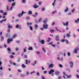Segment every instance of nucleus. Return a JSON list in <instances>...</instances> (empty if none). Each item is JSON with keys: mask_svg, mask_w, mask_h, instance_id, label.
<instances>
[{"mask_svg": "<svg viewBox=\"0 0 79 79\" xmlns=\"http://www.w3.org/2000/svg\"><path fill=\"white\" fill-rule=\"evenodd\" d=\"M59 37H60V35H56V36L55 40L57 41H58V40H59V39H58Z\"/></svg>", "mask_w": 79, "mask_h": 79, "instance_id": "1", "label": "nucleus"}, {"mask_svg": "<svg viewBox=\"0 0 79 79\" xmlns=\"http://www.w3.org/2000/svg\"><path fill=\"white\" fill-rule=\"evenodd\" d=\"M26 13V12H24V11H22L21 14H19L18 16L20 18L21 16H23V14H24V13Z\"/></svg>", "mask_w": 79, "mask_h": 79, "instance_id": "2", "label": "nucleus"}, {"mask_svg": "<svg viewBox=\"0 0 79 79\" xmlns=\"http://www.w3.org/2000/svg\"><path fill=\"white\" fill-rule=\"evenodd\" d=\"M70 66L71 68H73V62L72 61H70L69 63Z\"/></svg>", "mask_w": 79, "mask_h": 79, "instance_id": "3", "label": "nucleus"}, {"mask_svg": "<svg viewBox=\"0 0 79 79\" xmlns=\"http://www.w3.org/2000/svg\"><path fill=\"white\" fill-rule=\"evenodd\" d=\"M55 72V71L53 69H51L50 71L48 72V73L49 74H51V73H54Z\"/></svg>", "mask_w": 79, "mask_h": 79, "instance_id": "4", "label": "nucleus"}, {"mask_svg": "<svg viewBox=\"0 0 79 79\" xmlns=\"http://www.w3.org/2000/svg\"><path fill=\"white\" fill-rule=\"evenodd\" d=\"M8 29H12V28H13V26L10 25L9 23H8Z\"/></svg>", "mask_w": 79, "mask_h": 79, "instance_id": "5", "label": "nucleus"}, {"mask_svg": "<svg viewBox=\"0 0 79 79\" xmlns=\"http://www.w3.org/2000/svg\"><path fill=\"white\" fill-rule=\"evenodd\" d=\"M43 27L44 28V29H47L48 28V24H47L46 25H43Z\"/></svg>", "mask_w": 79, "mask_h": 79, "instance_id": "6", "label": "nucleus"}, {"mask_svg": "<svg viewBox=\"0 0 79 79\" xmlns=\"http://www.w3.org/2000/svg\"><path fill=\"white\" fill-rule=\"evenodd\" d=\"M33 6L34 8H37L39 7V6L37 5H36V4H35L33 5Z\"/></svg>", "mask_w": 79, "mask_h": 79, "instance_id": "7", "label": "nucleus"}, {"mask_svg": "<svg viewBox=\"0 0 79 79\" xmlns=\"http://www.w3.org/2000/svg\"><path fill=\"white\" fill-rule=\"evenodd\" d=\"M53 66L54 65L53 64H51L49 65L48 68H53Z\"/></svg>", "mask_w": 79, "mask_h": 79, "instance_id": "8", "label": "nucleus"}, {"mask_svg": "<svg viewBox=\"0 0 79 79\" xmlns=\"http://www.w3.org/2000/svg\"><path fill=\"white\" fill-rule=\"evenodd\" d=\"M29 63H31V61L29 60H26V64H28V61Z\"/></svg>", "mask_w": 79, "mask_h": 79, "instance_id": "9", "label": "nucleus"}, {"mask_svg": "<svg viewBox=\"0 0 79 79\" xmlns=\"http://www.w3.org/2000/svg\"><path fill=\"white\" fill-rule=\"evenodd\" d=\"M12 5V6H11V9H10L11 11V10H12V9L13 8V6L15 5V2L13 3Z\"/></svg>", "mask_w": 79, "mask_h": 79, "instance_id": "10", "label": "nucleus"}, {"mask_svg": "<svg viewBox=\"0 0 79 79\" xmlns=\"http://www.w3.org/2000/svg\"><path fill=\"white\" fill-rule=\"evenodd\" d=\"M69 10V9H68V7H66V8L64 12H65V13L67 12Z\"/></svg>", "mask_w": 79, "mask_h": 79, "instance_id": "11", "label": "nucleus"}, {"mask_svg": "<svg viewBox=\"0 0 79 79\" xmlns=\"http://www.w3.org/2000/svg\"><path fill=\"white\" fill-rule=\"evenodd\" d=\"M16 37H17V35L16 34H14L12 36V38L14 39V38Z\"/></svg>", "mask_w": 79, "mask_h": 79, "instance_id": "12", "label": "nucleus"}, {"mask_svg": "<svg viewBox=\"0 0 79 79\" xmlns=\"http://www.w3.org/2000/svg\"><path fill=\"white\" fill-rule=\"evenodd\" d=\"M59 74H60V72H59V71H56L55 72V74L57 75V76H59Z\"/></svg>", "mask_w": 79, "mask_h": 79, "instance_id": "13", "label": "nucleus"}, {"mask_svg": "<svg viewBox=\"0 0 79 79\" xmlns=\"http://www.w3.org/2000/svg\"><path fill=\"white\" fill-rule=\"evenodd\" d=\"M63 24L64 26H68V22H67L66 23H64Z\"/></svg>", "mask_w": 79, "mask_h": 79, "instance_id": "14", "label": "nucleus"}, {"mask_svg": "<svg viewBox=\"0 0 79 79\" xmlns=\"http://www.w3.org/2000/svg\"><path fill=\"white\" fill-rule=\"evenodd\" d=\"M79 22V18L77 19V20H76L75 21V22L76 23H79V22Z\"/></svg>", "mask_w": 79, "mask_h": 79, "instance_id": "15", "label": "nucleus"}, {"mask_svg": "<svg viewBox=\"0 0 79 79\" xmlns=\"http://www.w3.org/2000/svg\"><path fill=\"white\" fill-rule=\"evenodd\" d=\"M10 42H11V41L10 40V39H8L7 40V43L10 44Z\"/></svg>", "mask_w": 79, "mask_h": 79, "instance_id": "16", "label": "nucleus"}, {"mask_svg": "<svg viewBox=\"0 0 79 79\" xmlns=\"http://www.w3.org/2000/svg\"><path fill=\"white\" fill-rule=\"evenodd\" d=\"M41 43L42 44H44V43H45V41H44V40H42L41 41Z\"/></svg>", "mask_w": 79, "mask_h": 79, "instance_id": "17", "label": "nucleus"}, {"mask_svg": "<svg viewBox=\"0 0 79 79\" xmlns=\"http://www.w3.org/2000/svg\"><path fill=\"white\" fill-rule=\"evenodd\" d=\"M15 0H7V1L8 2H9L10 3H11L12 2H14Z\"/></svg>", "mask_w": 79, "mask_h": 79, "instance_id": "18", "label": "nucleus"}, {"mask_svg": "<svg viewBox=\"0 0 79 79\" xmlns=\"http://www.w3.org/2000/svg\"><path fill=\"white\" fill-rule=\"evenodd\" d=\"M10 36V34H6V37H9Z\"/></svg>", "mask_w": 79, "mask_h": 79, "instance_id": "19", "label": "nucleus"}, {"mask_svg": "<svg viewBox=\"0 0 79 79\" xmlns=\"http://www.w3.org/2000/svg\"><path fill=\"white\" fill-rule=\"evenodd\" d=\"M70 36L71 35H70V34H66V36L67 37H70Z\"/></svg>", "mask_w": 79, "mask_h": 79, "instance_id": "20", "label": "nucleus"}, {"mask_svg": "<svg viewBox=\"0 0 79 79\" xmlns=\"http://www.w3.org/2000/svg\"><path fill=\"white\" fill-rule=\"evenodd\" d=\"M44 23H45L47 22V19H45L44 20Z\"/></svg>", "mask_w": 79, "mask_h": 79, "instance_id": "21", "label": "nucleus"}, {"mask_svg": "<svg viewBox=\"0 0 79 79\" xmlns=\"http://www.w3.org/2000/svg\"><path fill=\"white\" fill-rule=\"evenodd\" d=\"M56 0H54L53 2L52 3V5H53V6H54V5H55V2H56Z\"/></svg>", "mask_w": 79, "mask_h": 79, "instance_id": "22", "label": "nucleus"}, {"mask_svg": "<svg viewBox=\"0 0 79 79\" xmlns=\"http://www.w3.org/2000/svg\"><path fill=\"white\" fill-rule=\"evenodd\" d=\"M1 38V41H3L4 40V37L2 36Z\"/></svg>", "mask_w": 79, "mask_h": 79, "instance_id": "23", "label": "nucleus"}, {"mask_svg": "<svg viewBox=\"0 0 79 79\" xmlns=\"http://www.w3.org/2000/svg\"><path fill=\"white\" fill-rule=\"evenodd\" d=\"M33 48L32 47H29V48H28V50H32Z\"/></svg>", "mask_w": 79, "mask_h": 79, "instance_id": "24", "label": "nucleus"}, {"mask_svg": "<svg viewBox=\"0 0 79 79\" xmlns=\"http://www.w3.org/2000/svg\"><path fill=\"white\" fill-rule=\"evenodd\" d=\"M27 26H29V25H32V23H29L27 22Z\"/></svg>", "mask_w": 79, "mask_h": 79, "instance_id": "25", "label": "nucleus"}, {"mask_svg": "<svg viewBox=\"0 0 79 79\" xmlns=\"http://www.w3.org/2000/svg\"><path fill=\"white\" fill-rule=\"evenodd\" d=\"M32 12L31 11H29L28 12V14L29 15H32Z\"/></svg>", "mask_w": 79, "mask_h": 79, "instance_id": "26", "label": "nucleus"}, {"mask_svg": "<svg viewBox=\"0 0 79 79\" xmlns=\"http://www.w3.org/2000/svg\"><path fill=\"white\" fill-rule=\"evenodd\" d=\"M22 66L23 68H25L26 67V65H25L24 64H23L22 65Z\"/></svg>", "mask_w": 79, "mask_h": 79, "instance_id": "27", "label": "nucleus"}, {"mask_svg": "<svg viewBox=\"0 0 79 79\" xmlns=\"http://www.w3.org/2000/svg\"><path fill=\"white\" fill-rule=\"evenodd\" d=\"M75 53H77V49H75L74 51Z\"/></svg>", "mask_w": 79, "mask_h": 79, "instance_id": "28", "label": "nucleus"}, {"mask_svg": "<svg viewBox=\"0 0 79 79\" xmlns=\"http://www.w3.org/2000/svg\"><path fill=\"white\" fill-rule=\"evenodd\" d=\"M54 31H55V30H54L51 29L50 30V32H51L52 33V32H53Z\"/></svg>", "mask_w": 79, "mask_h": 79, "instance_id": "29", "label": "nucleus"}, {"mask_svg": "<svg viewBox=\"0 0 79 79\" xmlns=\"http://www.w3.org/2000/svg\"><path fill=\"white\" fill-rule=\"evenodd\" d=\"M9 54H12V55H15V53L14 52L12 53V52H9Z\"/></svg>", "mask_w": 79, "mask_h": 79, "instance_id": "30", "label": "nucleus"}, {"mask_svg": "<svg viewBox=\"0 0 79 79\" xmlns=\"http://www.w3.org/2000/svg\"><path fill=\"white\" fill-rule=\"evenodd\" d=\"M42 21V18H40L38 20V22L40 23Z\"/></svg>", "mask_w": 79, "mask_h": 79, "instance_id": "31", "label": "nucleus"}, {"mask_svg": "<svg viewBox=\"0 0 79 79\" xmlns=\"http://www.w3.org/2000/svg\"><path fill=\"white\" fill-rule=\"evenodd\" d=\"M56 13V10H55V11H54L52 12V15H53L54 13Z\"/></svg>", "mask_w": 79, "mask_h": 79, "instance_id": "32", "label": "nucleus"}, {"mask_svg": "<svg viewBox=\"0 0 79 79\" xmlns=\"http://www.w3.org/2000/svg\"><path fill=\"white\" fill-rule=\"evenodd\" d=\"M51 40V39L50 38H48V40H47V41L48 42H50V40Z\"/></svg>", "mask_w": 79, "mask_h": 79, "instance_id": "33", "label": "nucleus"}, {"mask_svg": "<svg viewBox=\"0 0 79 79\" xmlns=\"http://www.w3.org/2000/svg\"><path fill=\"white\" fill-rule=\"evenodd\" d=\"M67 78H70V77H71V75L67 76Z\"/></svg>", "mask_w": 79, "mask_h": 79, "instance_id": "34", "label": "nucleus"}, {"mask_svg": "<svg viewBox=\"0 0 79 79\" xmlns=\"http://www.w3.org/2000/svg\"><path fill=\"white\" fill-rule=\"evenodd\" d=\"M22 3H26V0H23Z\"/></svg>", "mask_w": 79, "mask_h": 79, "instance_id": "35", "label": "nucleus"}, {"mask_svg": "<svg viewBox=\"0 0 79 79\" xmlns=\"http://www.w3.org/2000/svg\"><path fill=\"white\" fill-rule=\"evenodd\" d=\"M66 43L67 44H69V42L68 41V40H66Z\"/></svg>", "mask_w": 79, "mask_h": 79, "instance_id": "36", "label": "nucleus"}, {"mask_svg": "<svg viewBox=\"0 0 79 79\" xmlns=\"http://www.w3.org/2000/svg\"><path fill=\"white\" fill-rule=\"evenodd\" d=\"M7 50L9 52H11V49H10V48H8L7 49Z\"/></svg>", "mask_w": 79, "mask_h": 79, "instance_id": "37", "label": "nucleus"}, {"mask_svg": "<svg viewBox=\"0 0 79 79\" xmlns=\"http://www.w3.org/2000/svg\"><path fill=\"white\" fill-rule=\"evenodd\" d=\"M42 50H43V51L44 52H45V53H46V51H45V49H44V48H42Z\"/></svg>", "mask_w": 79, "mask_h": 79, "instance_id": "38", "label": "nucleus"}, {"mask_svg": "<svg viewBox=\"0 0 79 79\" xmlns=\"http://www.w3.org/2000/svg\"><path fill=\"white\" fill-rule=\"evenodd\" d=\"M65 41L64 40V39L61 40V42H64Z\"/></svg>", "mask_w": 79, "mask_h": 79, "instance_id": "39", "label": "nucleus"}, {"mask_svg": "<svg viewBox=\"0 0 79 79\" xmlns=\"http://www.w3.org/2000/svg\"><path fill=\"white\" fill-rule=\"evenodd\" d=\"M44 10H45V8L42 7V11H44Z\"/></svg>", "mask_w": 79, "mask_h": 79, "instance_id": "40", "label": "nucleus"}, {"mask_svg": "<svg viewBox=\"0 0 79 79\" xmlns=\"http://www.w3.org/2000/svg\"><path fill=\"white\" fill-rule=\"evenodd\" d=\"M10 58H14L13 56L12 55H11V56H10Z\"/></svg>", "mask_w": 79, "mask_h": 79, "instance_id": "41", "label": "nucleus"}, {"mask_svg": "<svg viewBox=\"0 0 79 79\" xmlns=\"http://www.w3.org/2000/svg\"><path fill=\"white\" fill-rule=\"evenodd\" d=\"M61 76H59L58 78V79H61Z\"/></svg>", "mask_w": 79, "mask_h": 79, "instance_id": "42", "label": "nucleus"}, {"mask_svg": "<svg viewBox=\"0 0 79 79\" xmlns=\"http://www.w3.org/2000/svg\"><path fill=\"white\" fill-rule=\"evenodd\" d=\"M29 27H30V30H32V27L31 26H29Z\"/></svg>", "mask_w": 79, "mask_h": 79, "instance_id": "43", "label": "nucleus"}, {"mask_svg": "<svg viewBox=\"0 0 79 79\" xmlns=\"http://www.w3.org/2000/svg\"><path fill=\"white\" fill-rule=\"evenodd\" d=\"M3 15H7V14H6V12H4L3 13Z\"/></svg>", "mask_w": 79, "mask_h": 79, "instance_id": "44", "label": "nucleus"}, {"mask_svg": "<svg viewBox=\"0 0 79 79\" xmlns=\"http://www.w3.org/2000/svg\"><path fill=\"white\" fill-rule=\"evenodd\" d=\"M47 73V71H45L44 72V74H46Z\"/></svg>", "mask_w": 79, "mask_h": 79, "instance_id": "45", "label": "nucleus"}, {"mask_svg": "<svg viewBox=\"0 0 79 79\" xmlns=\"http://www.w3.org/2000/svg\"><path fill=\"white\" fill-rule=\"evenodd\" d=\"M68 56H70V55H71V54H70V53L69 52H68Z\"/></svg>", "mask_w": 79, "mask_h": 79, "instance_id": "46", "label": "nucleus"}, {"mask_svg": "<svg viewBox=\"0 0 79 79\" xmlns=\"http://www.w3.org/2000/svg\"><path fill=\"white\" fill-rule=\"evenodd\" d=\"M20 76L21 77H24V75L23 74H21Z\"/></svg>", "mask_w": 79, "mask_h": 79, "instance_id": "47", "label": "nucleus"}, {"mask_svg": "<svg viewBox=\"0 0 79 79\" xmlns=\"http://www.w3.org/2000/svg\"><path fill=\"white\" fill-rule=\"evenodd\" d=\"M16 28H19V25H16Z\"/></svg>", "mask_w": 79, "mask_h": 79, "instance_id": "48", "label": "nucleus"}, {"mask_svg": "<svg viewBox=\"0 0 79 79\" xmlns=\"http://www.w3.org/2000/svg\"><path fill=\"white\" fill-rule=\"evenodd\" d=\"M2 62H1V61L0 60V66H2Z\"/></svg>", "mask_w": 79, "mask_h": 79, "instance_id": "49", "label": "nucleus"}, {"mask_svg": "<svg viewBox=\"0 0 79 79\" xmlns=\"http://www.w3.org/2000/svg\"><path fill=\"white\" fill-rule=\"evenodd\" d=\"M7 32L8 33H10V29H8L7 30Z\"/></svg>", "mask_w": 79, "mask_h": 79, "instance_id": "50", "label": "nucleus"}, {"mask_svg": "<svg viewBox=\"0 0 79 79\" xmlns=\"http://www.w3.org/2000/svg\"><path fill=\"white\" fill-rule=\"evenodd\" d=\"M59 66H60V68H62V67H63V66H62V65H61V64H60V65H59Z\"/></svg>", "mask_w": 79, "mask_h": 79, "instance_id": "51", "label": "nucleus"}, {"mask_svg": "<svg viewBox=\"0 0 79 79\" xmlns=\"http://www.w3.org/2000/svg\"><path fill=\"white\" fill-rule=\"evenodd\" d=\"M37 76H40V74L39 73L37 72Z\"/></svg>", "mask_w": 79, "mask_h": 79, "instance_id": "52", "label": "nucleus"}, {"mask_svg": "<svg viewBox=\"0 0 79 79\" xmlns=\"http://www.w3.org/2000/svg\"><path fill=\"white\" fill-rule=\"evenodd\" d=\"M63 74H64V76H66V73H65V72H63Z\"/></svg>", "mask_w": 79, "mask_h": 79, "instance_id": "53", "label": "nucleus"}, {"mask_svg": "<svg viewBox=\"0 0 79 79\" xmlns=\"http://www.w3.org/2000/svg\"><path fill=\"white\" fill-rule=\"evenodd\" d=\"M26 52V49L25 48H24L23 49V52Z\"/></svg>", "mask_w": 79, "mask_h": 79, "instance_id": "54", "label": "nucleus"}, {"mask_svg": "<svg viewBox=\"0 0 79 79\" xmlns=\"http://www.w3.org/2000/svg\"><path fill=\"white\" fill-rule=\"evenodd\" d=\"M35 27L36 28H37V27H38V26H37V25H35Z\"/></svg>", "mask_w": 79, "mask_h": 79, "instance_id": "55", "label": "nucleus"}, {"mask_svg": "<svg viewBox=\"0 0 79 79\" xmlns=\"http://www.w3.org/2000/svg\"><path fill=\"white\" fill-rule=\"evenodd\" d=\"M36 53H37V54L38 55H39V54H40V52H36Z\"/></svg>", "mask_w": 79, "mask_h": 79, "instance_id": "56", "label": "nucleus"}, {"mask_svg": "<svg viewBox=\"0 0 79 79\" xmlns=\"http://www.w3.org/2000/svg\"><path fill=\"white\" fill-rule=\"evenodd\" d=\"M7 11H8V10H10L8 9V6H7Z\"/></svg>", "mask_w": 79, "mask_h": 79, "instance_id": "57", "label": "nucleus"}, {"mask_svg": "<svg viewBox=\"0 0 79 79\" xmlns=\"http://www.w3.org/2000/svg\"><path fill=\"white\" fill-rule=\"evenodd\" d=\"M26 74H27V75H29V73L28 72H27Z\"/></svg>", "mask_w": 79, "mask_h": 79, "instance_id": "58", "label": "nucleus"}, {"mask_svg": "<svg viewBox=\"0 0 79 79\" xmlns=\"http://www.w3.org/2000/svg\"><path fill=\"white\" fill-rule=\"evenodd\" d=\"M2 32L1 31V32H0V36H1V35H2Z\"/></svg>", "mask_w": 79, "mask_h": 79, "instance_id": "59", "label": "nucleus"}, {"mask_svg": "<svg viewBox=\"0 0 79 79\" xmlns=\"http://www.w3.org/2000/svg\"><path fill=\"white\" fill-rule=\"evenodd\" d=\"M35 73V71H33V72H32L31 73V74H32L33 73Z\"/></svg>", "mask_w": 79, "mask_h": 79, "instance_id": "60", "label": "nucleus"}, {"mask_svg": "<svg viewBox=\"0 0 79 79\" xmlns=\"http://www.w3.org/2000/svg\"><path fill=\"white\" fill-rule=\"evenodd\" d=\"M18 71L19 73H21V71L19 69L18 70Z\"/></svg>", "mask_w": 79, "mask_h": 79, "instance_id": "61", "label": "nucleus"}, {"mask_svg": "<svg viewBox=\"0 0 79 79\" xmlns=\"http://www.w3.org/2000/svg\"><path fill=\"white\" fill-rule=\"evenodd\" d=\"M75 9H73V10H72V13H73Z\"/></svg>", "mask_w": 79, "mask_h": 79, "instance_id": "62", "label": "nucleus"}, {"mask_svg": "<svg viewBox=\"0 0 79 79\" xmlns=\"http://www.w3.org/2000/svg\"><path fill=\"white\" fill-rule=\"evenodd\" d=\"M37 15H38V13H37V12H36L35 13V15L36 16H37Z\"/></svg>", "mask_w": 79, "mask_h": 79, "instance_id": "63", "label": "nucleus"}, {"mask_svg": "<svg viewBox=\"0 0 79 79\" xmlns=\"http://www.w3.org/2000/svg\"><path fill=\"white\" fill-rule=\"evenodd\" d=\"M55 24V23L53 22L52 24V26H54Z\"/></svg>", "mask_w": 79, "mask_h": 79, "instance_id": "64", "label": "nucleus"}]
</instances>
